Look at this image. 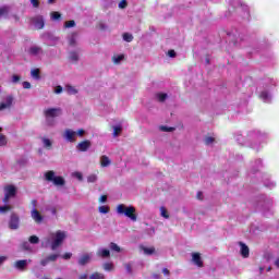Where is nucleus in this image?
<instances>
[{
    "label": "nucleus",
    "instance_id": "nucleus-1",
    "mask_svg": "<svg viewBox=\"0 0 279 279\" xmlns=\"http://www.w3.org/2000/svg\"><path fill=\"white\" fill-rule=\"evenodd\" d=\"M64 239H66V232L64 231L59 230L54 233H50L41 241V247H48L51 245V250L56 251L62 243H64Z\"/></svg>",
    "mask_w": 279,
    "mask_h": 279
},
{
    "label": "nucleus",
    "instance_id": "nucleus-2",
    "mask_svg": "<svg viewBox=\"0 0 279 279\" xmlns=\"http://www.w3.org/2000/svg\"><path fill=\"white\" fill-rule=\"evenodd\" d=\"M62 114L61 108H47L44 109V117L46 119V125L53 128L56 125V119Z\"/></svg>",
    "mask_w": 279,
    "mask_h": 279
},
{
    "label": "nucleus",
    "instance_id": "nucleus-3",
    "mask_svg": "<svg viewBox=\"0 0 279 279\" xmlns=\"http://www.w3.org/2000/svg\"><path fill=\"white\" fill-rule=\"evenodd\" d=\"M118 215H124V217H128L131 219V221H136L138 217L136 216V207L134 206H126L125 204H120L117 206L116 209Z\"/></svg>",
    "mask_w": 279,
    "mask_h": 279
},
{
    "label": "nucleus",
    "instance_id": "nucleus-4",
    "mask_svg": "<svg viewBox=\"0 0 279 279\" xmlns=\"http://www.w3.org/2000/svg\"><path fill=\"white\" fill-rule=\"evenodd\" d=\"M44 178L46 182H52L54 186H64L66 184V180L60 175H56V171L53 170L45 172Z\"/></svg>",
    "mask_w": 279,
    "mask_h": 279
},
{
    "label": "nucleus",
    "instance_id": "nucleus-5",
    "mask_svg": "<svg viewBox=\"0 0 279 279\" xmlns=\"http://www.w3.org/2000/svg\"><path fill=\"white\" fill-rule=\"evenodd\" d=\"M4 191V197L2 199L3 204H8L10 199H14L16 197L17 189L14 184H7L3 187Z\"/></svg>",
    "mask_w": 279,
    "mask_h": 279
},
{
    "label": "nucleus",
    "instance_id": "nucleus-6",
    "mask_svg": "<svg viewBox=\"0 0 279 279\" xmlns=\"http://www.w3.org/2000/svg\"><path fill=\"white\" fill-rule=\"evenodd\" d=\"M9 228L10 230H19L21 228V218L19 214L12 213L9 220Z\"/></svg>",
    "mask_w": 279,
    "mask_h": 279
},
{
    "label": "nucleus",
    "instance_id": "nucleus-7",
    "mask_svg": "<svg viewBox=\"0 0 279 279\" xmlns=\"http://www.w3.org/2000/svg\"><path fill=\"white\" fill-rule=\"evenodd\" d=\"M62 137L68 143H75L77 141L76 133L73 131V129H65L62 133Z\"/></svg>",
    "mask_w": 279,
    "mask_h": 279
},
{
    "label": "nucleus",
    "instance_id": "nucleus-8",
    "mask_svg": "<svg viewBox=\"0 0 279 279\" xmlns=\"http://www.w3.org/2000/svg\"><path fill=\"white\" fill-rule=\"evenodd\" d=\"M93 260V253H84L77 259L80 267H86Z\"/></svg>",
    "mask_w": 279,
    "mask_h": 279
},
{
    "label": "nucleus",
    "instance_id": "nucleus-9",
    "mask_svg": "<svg viewBox=\"0 0 279 279\" xmlns=\"http://www.w3.org/2000/svg\"><path fill=\"white\" fill-rule=\"evenodd\" d=\"M31 22L35 29H43L45 27V17L43 15H35L31 19Z\"/></svg>",
    "mask_w": 279,
    "mask_h": 279
},
{
    "label": "nucleus",
    "instance_id": "nucleus-10",
    "mask_svg": "<svg viewBox=\"0 0 279 279\" xmlns=\"http://www.w3.org/2000/svg\"><path fill=\"white\" fill-rule=\"evenodd\" d=\"M12 104H14V96H7L4 101L0 102V112H3V110H10V108H12Z\"/></svg>",
    "mask_w": 279,
    "mask_h": 279
},
{
    "label": "nucleus",
    "instance_id": "nucleus-11",
    "mask_svg": "<svg viewBox=\"0 0 279 279\" xmlns=\"http://www.w3.org/2000/svg\"><path fill=\"white\" fill-rule=\"evenodd\" d=\"M32 263V259H20L14 263L15 269H19L20 271H25L27 269V265Z\"/></svg>",
    "mask_w": 279,
    "mask_h": 279
},
{
    "label": "nucleus",
    "instance_id": "nucleus-12",
    "mask_svg": "<svg viewBox=\"0 0 279 279\" xmlns=\"http://www.w3.org/2000/svg\"><path fill=\"white\" fill-rule=\"evenodd\" d=\"M80 38V34L77 32H72L68 35V43L70 47H77V40Z\"/></svg>",
    "mask_w": 279,
    "mask_h": 279
},
{
    "label": "nucleus",
    "instance_id": "nucleus-13",
    "mask_svg": "<svg viewBox=\"0 0 279 279\" xmlns=\"http://www.w3.org/2000/svg\"><path fill=\"white\" fill-rule=\"evenodd\" d=\"M239 245L241 256L243 258H250V247L243 242H239Z\"/></svg>",
    "mask_w": 279,
    "mask_h": 279
},
{
    "label": "nucleus",
    "instance_id": "nucleus-14",
    "mask_svg": "<svg viewBox=\"0 0 279 279\" xmlns=\"http://www.w3.org/2000/svg\"><path fill=\"white\" fill-rule=\"evenodd\" d=\"M31 217L35 221V223H40L44 219L43 215H40V211H38V209L36 208L32 209Z\"/></svg>",
    "mask_w": 279,
    "mask_h": 279
},
{
    "label": "nucleus",
    "instance_id": "nucleus-15",
    "mask_svg": "<svg viewBox=\"0 0 279 279\" xmlns=\"http://www.w3.org/2000/svg\"><path fill=\"white\" fill-rule=\"evenodd\" d=\"M90 141L85 140L76 145V149L78 151H88V149H90Z\"/></svg>",
    "mask_w": 279,
    "mask_h": 279
},
{
    "label": "nucleus",
    "instance_id": "nucleus-16",
    "mask_svg": "<svg viewBox=\"0 0 279 279\" xmlns=\"http://www.w3.org/2000/svg\"><path fill=\"white\" fill-rule=\"evenodd\" d=\"M192 262L196 267H204V262H202V255L199 253H192Z\"/></svg>",
    "mask_w": 279,
    "mask_h": 279
},
{
    "label": "nucleus",
    "instance_id": "nucleus-17",
    "mask_svg": "<svg viewBox=\"0 0 279 279\" xmlns=\"http://www.w3.org/2000/svg\"><path fill=\"white\" fill-rule=\"evenodd\" d=\"M96 255L98 256V258H110V250L99 247L96 252Z\"/></svg>",
    "mask_w": 279,
    "mask_h": 279
},
{
    "label": "nucleus",
    "instance_id": "nucleus-18",
    "mask_svg": "<svg viewBox=\"0 0 279 279\" xmlns=\"http://www.w3.org/2000/svg\"><path fill=\"white\" fill-rule=\"evenodd\" d=\"M69 60L72 64H77L80 62V52L72 50L69 52Z\"/></svg>",
    "mask_w": 279,
    "mask_h": 279
},
{
    "label": "nucleus",
    "instance_id": "nucleus-19",
    "mask_svg": "<svg viewBox=\"0 0 279 279\" xmlns=\"http://www.w3.org/2000/svg\"><path fill=\"white\" fill-rule=\"evenodd\" d=\"M140 250L141 252H143V254H145V256H151L154 254H156V247L154 246H150V247H147V246H140Z\"/></svg>",
    "mask_w": 279,
    "mask_h": 279
},
{
    "label": "nucleus",
    "instance_id": "nucleus-20",
    "mask_svg": "<svg viewBox=\"0 0 279 279\" xmlns=\"http://www.w3.org/2000/svg\"><path fill=\"white\" fill-rule=\"evenodd\" d=\"M259 99H262V101H264V104H271V94H269V92H267V90H263L259 94Z\"/></svg>",
    "mask_w": 279,
    "mask_h": 279
},
{
    "label": "nucleus",
    "instance_id": "nucleus-21",
    "mask_svg": "<svg viewBox=\"0 0 279 279\" xmlns=\"http://www.w3.org/2000/svg\"><path fill=\"white\" fill-rule=\"evenodd\" d=\"M112 165V160H110V157L102 155L100 157V167H110Z\"/></svg>",
    "mask_w": 279,
    "mask_h": 279
},
{
    "label": "nucleus",
    "instance_id": "nucleus-22",
    "mask_svg": "<svg viewBox=\"0 0 279 279\" xmlns=\"http://www.w3.org/2000/svg\"><path fill=\"white\" fill-rule=\"evenodd\" d=\"M28 52L31 56H40V53H43V48L38 46H33L29 48Z\"/></svg>",
    "mask_w": 279,
    "mask_h": 279
},
{
    "label": "nucleus",
    "instance_id": "nucleus-23",
    "mask_svg": "<svg viewBox=\"0 0 279 279\" xmlns=\"http://www.w3.org/2000/svg\"><path fill=\"white\" fill-rule=\"evenodd\" d=\"M155 97L160 104H165V101L169 99V95H167V93H157Z\"/></svg>",
    "mask_w": 279,
    "mask_h": 279
},
{
    "label": "nucleus",
    "instance_id": "nucleus-24",
    "mask_svg": "<svg viewBox=\"0 0 279 279\" xmlns=\"http://www.w3.org/2000/svg\"><path fill=\"white\" fill-rule=\"evenodd\" d=\"M41 143H43L45 149H51L53 147V141H51L47 137H41Z\"/></svg>",
    "mask_w": 279,
    "mask_h": 279
},
{
    "label": "nucleus",
    "instance_id": "nucleus-25",
    "mask_svg": "<svg viewBox=\"0 0 279 279\" xmlns=\"http://www.w3.org/2000/svg\"><path fill=\"white\" fill-rule=\"evenodd\" d=\"M97 27L100 29V32H110V25H108L106 22H99Z\"/></svg>",
    "mask_w": 279,
    "mask_h": 279
},
{
    "label": "nucleus",
    "instance_id": "nucleus-26",
    "mask_svg": "<svg viewBox=\"0 0 279 279\" xmlns=\"http://www.w3.org/2000/svg\"><path fill=\"white\" fill-rule=\"evenodd\" d=\"M123 60H125L124 54H118V56L112 57L113 64H121V62H123Z\"/></svg>",
    "mask_w": 279,
    "mask_h": 279
},
{
    "label": "nucleus",
    "instance_id": "nucleus-27",
    "mask_svg": "<svg viewBox=\"0 0 279 279\" xmlns=\"http://www.w3.org/2000/svg\"><path fill=\"white\" fill-rule=\"evenodd\" d=\"M123 132V126L121 125H114L113 126V138H117Z\"/></svg>",
    "mask_w": 279,
    "mask_h": 279
},
{
    "label": "nucleus",
    "instance_id": "nucleus-28",
    "mask_svg": "<svg viewBox=\"0 0 279 279\" xmlns=\"http://www.w3.org/2000/svg\"><path fill=\"white\" fill-rule=\"evenodd\" d=\"M65 93H68V95H77V89L71 85H66Z\"/></svg>",
    "mask_w": 279,
    "mask_h": 279
},
{
    "label": "nucleus",
    "instance_id": "nucleus-29",
    "mask_svg": "<svg viewBox=\"0 0 279 279\" xmlns=\"http://www.w3.org/2000/svg\"><path fill=\"white\" fill-rule=\"evenodd\" d=\"M31 76L33 80H40V70L39 69H33L31 71Z\"/></svg>",
    "mask_w": 279,
    "mask_h": 279
},
{
    "label": "nucleus",
    "instance_id": "nucleus-30",
    "mask_svg": "<svg viewBox=\"0 0 279 279\" xmlns=\"http://www.w3.org/2000/svg\"><path fill=\"white\" fill-rule=\"evenodd\" d=\"M122 38L125 43H132V40H134V35H132L131 33H124L122 35Z\"/></svg>",
    "mask_w": 279,
    "mask_h": 279
},
{
    "label": "nucleus",
    "instance_id": "nucleus-31",
    "mask_svg": "<svg viewBox=\"0 0 279 279\" xmlns=\"http://www.w3.org/2000/svg\"><path fill=\"white\" fill-rule=\"evenodd\" d=\"M12 210V205L0 206V215H5V213H10Z\"/></svg>",
    "mask_w": 279,
    "mask_h": 279
},
{
    "label": "nucleus",
    "instance_id": "nucleus-32",
    "mask_svg": "<svg viewBox=\"0 0 279 279\" xmlns=\"http://www.w3.org/2000/svg\"><path fill=\"white\" fill-rule=\"evenodd\" d=\"M89 279H106V275H104L101 272H93L89 276Z\"/></svg>",
    "mask_w": 279,
    "mask_h": 279
},
{
    "label": "nucleus",
    "instance_id": "nucleus-33",
    "mask_svg": "<svg viewBox=\"0 0 279 279\" xmlns=\"http://www.w3.org/2000/svg\"><path fill=\"white\" fill-rule=\"evenodd\" d=\"M159 130H160V132H175V128L167 126V125L159 126Z\"/></svg>",
    "mask_w": 279,
    "mask_h": 279
},
{
    "label": "nucleus",
    "instance_id": "nucleus-34",
    "mask_svg": "<svg viewBox=\"0 0 279 279\" xmlns=\"http://www.w3.org/2000/svg\"><path fill=\"white\" fill-rule=\"evenodd\" d=\"M50 16L52 21H60L62 19V14H60V12H57V11L52 12Z\"/></svg>",
    "mask_w": 279,
    "mask_h": 279
},
{
    "label": "nucleus",
    "instance_id": "nucleus-35",
    "mask_svg": "<svg viewBox=\"0 0 279 279\" xmlns=\"http://www.w3.org/2000/svg\"><path fill=\"white\" fill-rule=\"evenodd\" d=\"M102 269H105V271H112L114 269V265H112L111 263H105L102 265Z\"/></svg>",
    "mask_w": 279,
    "mask_h": 279
},
{
    "label": "nucleus",
    "instance_id": "nucleus-36",
    "mask_svg": "<svg viewBox=\"0 0 279 279\" xmlns=\"http://www.w3.org/2000/svg\"><path fill=\"white\" fill-rule=\"evenodd\" d=\"M9 12H10V9L8 7L0 8V19L2 16H8Z\"/></svg>",
    "mask_w": 279,
    "mask_h": 279
},
{
    "label": "nucleus",
    "instance_id": "nucleus-37",
    "mask_svg": "<svg viewBox=\"0 0 279 279\" xmlns=\"http://www.w3.org/2000/svg\"><path fill=\"white\" fill-rule=\"evenodd\" d=\"M98 211L101 214V215H108V213H110V207L108 206H100L98 208Z\"/></svg>",
    "mask_w": 279,
    "mask_h": 279
},
{
    "label": "nucleus",
    "instance_id": "nucleus-38",
    "mask_svg": "<svg viewBox=\"0 0 279 279\" xmlns=\"http://www.w3.org/2000/svg\"><path fill=\"white\" fill-rule=\"evenodd\" d=\"M109 247H110V250H112V252H121V247L119 245H117V243H114V242H111L109 244Z\"/></svg>",
    "mask_w": 279,
    "mask_h": 279
},
{
    "label": "nucleus",
    "instance_id": "nucleus-39",
    "mask_svg": "<svg viewBox=\"0 0 279 279\" xmlns=\"http://www.w3.org/2000/svg\"><path fill=\"white\" fill-rule=\"evenodd\" d=\"M5 145H8V138L5 135L0 134V147H5Z\"/></svg>",
    "mask_w": 279,
    "mask_h": 279
},
{
    "label": "nucleus",
    "instance_id": "nucleus-40",
    "mask_svg": "<svg viewBox=\"0 0 279 279\" xmlns=\"http://www.w3.org/2000/svg\"><path fill=\"white\" fill-rule=\"evenodd\" d=\"M204 143H205V145H213V143H215V137H213V136H205Z\"/></svg>",
    "mask_w": 279,
    "mask_h": 279
},
{
    "label": "nucleus",
    "instance_id": "nucleus-41",
    "mask_svg": "<svg viewBox=\"0 0 279 279\" xmlns=\"http://www.w3.org/2000/svg\"><path fill=\"white\" fill-rule=\"evenodd\" d=\"M29 243H32L33 245H36V244L40 243V239L37 235H32L29 238Z\"/></svg>",
    "mask_w": 279,
    "mask_h": 279
},
{
    "label": "nucleus",
    "instance_id": "nucleus-42",
    "mask_svg": "<svg viewBox=\"0 0 279 279\" xmlns=\"http://www.w3.org/2000/svg\"><path fill=\"white\" fill-rule=\"evenodd\" d=\"M160 215L163 217V219H169V213L167 211V208L160 207Z\"/></svg>",
    "mask_w": 279,
    "mask_h": 279
},
{
    "label": "nucleus",
    "instance_id": "nucleus-43",
    "mask_svg": "<svg viewBox=\"0 0 279 279\" xmlns=\"http://www.w3.org/2000/svg\"><path fill=\"white\" fill-rule=\"evenodd\" d=\"M59 256H60L59 254H51L47 258H48L49 263H56V260H58Z\"/></svg>",
    "mask_w": 279,
    "mask_h": 279
},
{
    "label": "nucleus",
    "instance_id": "nucleus-44",
    "mask_svg": "<svg viewBox=\"0 0 279 279\" xmlns=\"http://www.w3.org/2000/svg\"><path fill=\"white\" fill-rule=\"evenodd\" d=\"M87 182H89V183H95V182H97V174H89V175L87 177Z\"/></svg>",
    "mask_w": 279,
    "mask_h": 279
},
{
    "label": "nucleus",
    "instance_id": "nucleus-45",
    "mask_svg": "<svg viewBox=\"0 0 279 279\" xmlns=\"http://www.w3.org/2000/svg\"><path fill=\"white\" fill-rule=\"evenodd\" d=\"M29 2L33 5V8H35L36 10L40 8V0H29Z\"/></svg>",
    "mask_w": 279,
    "mask_h": 279
},
{
    "label": "nucleus",
    "instance_id": "nucleus-46",
    "mask_svg": "<svg viewBox=\"0 0 279 279\" xmlns=\"http://www.w3.org/2000/svg\"><path fill=\"white\" fill-rule=\"evenodd\" d=\"M118 8H120V10H125V8H128V1L121 0L118 4Z\"/></svg>",
    "mask_w": 279,
    "mask_h": 279
},
{
    "label": "nucleus",
    "instance_id": "nucleus-47",
    "mask_svg": "<svg viewBox=\"0 0 279 279\" xmlns=\"http://www.w3.org/2000/svg\"><path fill=\"white\" fill-rule=\"evenodd\" d=\"M72 175H73V178L78 179L80 182H82L84 180V175L82 174V172H73Z\"/></svg>",
    "mask_w": 279,
    "mask_h": 279
},
{
    "label": "nucleus",
    "instance_id": "nucleus-48",
    "mask_svg": "<svg viewBox=\"0 0 279 279\" xmlns=\"http://www.w3.org/2000/svg\"><path fill=\"white\" fill-rule=\"evenodd\" d=\"M65 28L75 27V21L71 20L64 23Z\"/></svg>",
    "mask_w": 279,
    "mask_h": 279
},
{
    "label": "nucleus",
    "instance_id": "nucleus-49",
    "mask_svg": "<svg viewBox=\"0 0 279 279\" xmlns=\"http://www.w3.org/2000/svg\"><path fill=\"white\" fill-rule=\"evenodd\" d=\"M76 136H80V138L84 137V134H86V131L84 129H78L75 131Z\"/></svg>",
    "mask_w": 279,
    "mask_h": 279
},
{
    "label": "nucleus",
    "instance_id": "nucleus-50",
    "mask_svg": "<svg viewBox=\"0 0 279 279\" xmlns=\"http://www.w3.org/2000/svg\"><path fill=\"white\" fill-rule=\"evenodd\" d=\"M12 82H13V84H19V82H21V76L14 74V75L12 76Z\"/></svg>",
    "mask_w": 279,
    "mask_h": 279
},
{
    "label": "nucleus",
    "instance_id": "nucleus-51",
    "mask_svg": "<svg viewBox=\"0 0 279 279\" xmlns=\"http://www.w3.org/2000/svg\"><path fill=\"white\" fill-rule=\"evenodd\" d=\"M22 86H23V88H25V89H29V88H32V83H31V82H27V81H24V82L22 83Z\"/></svg>",
    "mask_w": 279,
    "mask_h": 279
},
{
    "label": "nucleus",
    "instance_id": "nucleus-52",
    "mask_svg": "<svg viewBox=\"0 0 279 279\" xmlns=\"http://www.w3.org/2000/svg\"><path fill=\"white\" fill-rule=\"evenodd\" d=\"M62 90H63V88H62V86H61V85H58V86L54 88V93H56V95H60V94H62Z\"/></svg>",
    "mask_w": 279,
    "mask_h": 279
},
{
    "label": "nucleus",
    "instance_id": "nucleus-53",
    "mask_svg": "<svg viewBox=\"0 0 279 279\" xmlns=\"http://www.w3.org/2000/svg\"><path fill=\"white\" fill-rule=\"evenodd\" d=\"M124 269H126L129 274H132V264H124Z\"/></svg>",
    "mask_w": 279,
    "mask_h": 279
},
{
    "label": "nucleus",
    "instance_id": "nucleus-54",
    "mask_svg": "<svg viewBox=\"0 0 279 279\" xmlns=\"http://www.w3.org/2000/svg\"><path fill=\"white\" fill-rule=\"evenodd\" d=\"M71 256H73V253H65L62 255V258H64V260H69L71 259Z\"/></svg>",
    "mask_w": 279,
    "mask_h": 279
},
{
    "label": "nucleus",
    "instance_id": "nucleus-55",
    "mask_svg": "<svg viewBox=\"0 0 279 279\" xmlns=\"http://www.w3.org/2000/svg\"><path fill=\"white\" fill-rule=\"evenodd\" d=\"M40 265H43V267H46V265H49V258L46 257V258L41 259Z\"/></svg>",
    "mask_w": 279,
    "mask_h": 279
},
{
    "label": "nucleus",
    "instance_id": "nucleus-56",
    "mask_svg": "<svg viewBox=\"0 0 279 279\" xmlns=\"http://www.w3.org/2000/svg\"><path fill=\"white\" fill-rule=\"evenodd\" d=\"M99 202H100L101 204H106V202H108V196L101 195L100 198H99Z\"/></svg>",
    "mask_w": 279,
    "mask_h": 279
},
{
    "label": "nucleus",
    "instance_id": "nucleus-57",
    "mask_svg": "<svg viewBox=\"0 0 279 279\" xmlns=\"http://www.w3.org/2000/svg\"><path fill=\"white\" fill-rule=\"evenodd\" d=\"M168 56L169 58H175V50H169Z\"/></svg>",
    "mask_w": 279,
    "mask_h": 279
},
{
    "label": "nucleus",
    "instance_id": "nucleus-58",
    "mask_svg": "<svg viewBox=\"0 0 279 279\" xmlns=\"http://www.w3.org/2000/svg\"><path fill=\"white\" fill-rule=\"evenodd\" d=\"M264 256H265L266 260H270L274 258V255H271V253H266Z\"/></svg>",
    "mask_w": 279,
    "mask_h": 279
},
{
    "label": "nucleus",
    "instance_id": "nucleus-59",
    "mask_svg": "<svg viewBox=\"0 0 279 279\" xmlns=\"http://www.w3.org/2000/svg\"><path fill=\"white\" fill-rule=\"evenodd\" d=\"M5 260H8V257L0 256V265H3V263H5Z\"/></svg>",
    "mask_w": 279,
    "mask_h": 279
},
{
    "label": "nucleus",
    "instance_id": "nucleus-60",
    "mask_svg": "<svg viewBox=\"0 0 279 279\" xmlns=\"http://www.w3.org/2000/svg\"><path fill=\"white\" fill-rule=\"evenodd\" d=\"M162 274H163L165 276H169V274H170V272H169V269L163 268V269H162Z\"/></svg>",
    "mask_w": 279,
    "mask_h": 279
},
{
    "label": "nucleus",
    "instance_id": "nucleus-61",
    "mask_svg": "<svg viewBox=\"0 0 279 279\" xmlns=\"http://www.w3.org/2000/svg\"><path fill=\"white\" fill-rule=\"evenodd\" d=\"M78 279H88V275L83 274V275H81V276L78 277Z\"/></svg>",
    "mask_w": 279,
    "mask_h": 279
},
{
    "label": "nucleus",
    "instance_id": "nucleus-62",
    "mask_svg": "<svg viewBox=\"0 0 279 279\" xmlns=\"http://www.w3.org/2000/svg\"><path fill=\"white\" fill-rule=\"evenodd\" d=\"M13 19H14V21L16 22V23H19L20 21H21V17H19V15H13Z\"/></svg>",
    "mask_w": 279,
    "mask_h": 279
},
{
    "label": "nucleus",
    "instance_id": "nucleus-63",
    "mask_svg": "<svg viewBox=\"0 0 279 279\" xmlns=\"http://www.w3.org/2000/svg\"><path fill=\"white\" fill-rule=\"evenodd\" d=\"M50 213H52V215H56V214L58 213V210L56 209V207H52V208L50 209Z\"/></svg>",
    "mask_w": 279,
    "mask_h": 279
},
{
    "label": "nucleus",
    "instance_id": "nucleus-64",
    "mask_svg": "<svg viewBox=\"0 0 279 279\" xmlns=\"http://www.w3.org/2000/svg\"><path fill=\"white\" fill-rule=\"evenodd\" d=\"M275 265H276V267L279 268V258L276 259Z\"/></svg>",
    "mask_w": 279,
    "mask_h": 279
}]
</instances>
